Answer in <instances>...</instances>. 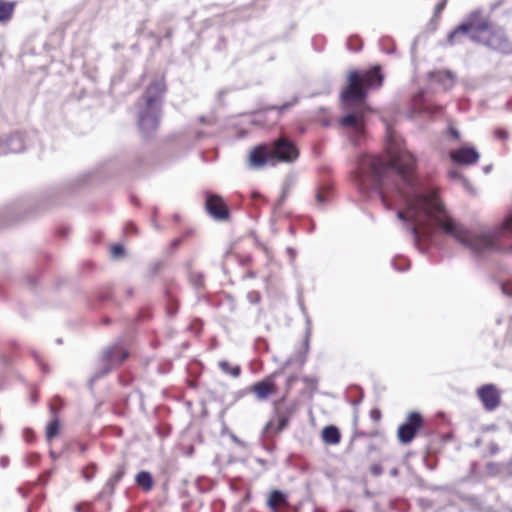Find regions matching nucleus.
<instances>
[{
    "label": "nucleus",
    "mask_w": 512,
    "mask_h": 512,
    "mask_svg": "<svg viewBox=\"0 0 512 512\" xmlns=\"http://www.w3.org/2000/svg\"><path fill=\"white\" fill-rule=\"evenodd\" d=\"M386 151L389 161L376 155H364L359 159V184L363 190L375 191L387 209L392 208L387 193L390 188H396L406 203V209L398 211L397 217L412 222L411 231L417 241L429 242L437 231H441L476 253L495 247L492 235L472 233L457 222L445 209L437 191L427 194L417 191L416 158L401 147L390 130Z\"/></svg>",
    "instance_id": "obj_1"
},
{
    "label": "nucleus",
    "mask_w": 512,
    "mask_h": 512,
    "mask_svg": "<svg viewBox=\"0 0 512 512\" xmlns=\"http://www.w3.org/2000/svg\"><path fill=\"white\" fill-rule=\"evenodd\" d=\"M347 86L341 93L342 100L347 105L360 103V108L342 117L340 124L351 129L357 136L365 130L364 101L371 90H378L383 86L384 74L380 65H374L368 70H351L347 76Z\"/></svg>",
    "instance_id": "obj_2"
},
{
    "label": "nucleus",
    "mask_w": 512,
    "mask_h": 512,
    "mask_svg": "<svg viewBox=\"0 0 512 512\" xmlns=\"http://www.w3.org/2000/svg\"><path fill=\"white\" fill-rule=\"evenodd\" d=\"M299 157V150L294 142L286 137H279L270 144L255 146L248 155V164L252 168L278 163H292Z\"/></svg>",
    "instance_id": "obj_3"
},
{
    "label": "nucleus",
    "mask_w": 512,
    "mask_h": 512,
    "mask_svg": "<svg viewBox=\"0 0 512 512\" xmlns=\"http://www.w3.org/2000/svg\"><path fill=\"white\" fill-rule=\"evenodd\" d=\"M492 25L490 17L483 10L475 9L448 35V41L453 44L458 41L459 36L469 35L470 39L477 43Z\"/></svg>",
    "instance_id": "obj_4"
},
{
    "label": "nucleus",
    "mask_w": 512,
    "mask_h": 512,
    "mask_svg": "<svg viewBox=\"0 0 512 512\" xmlns=\"http://www.w3.org/2000/svg\"><path fill=\"white\" fill-rule=\"evenodd\" d=\"M165 91L166 83L164 77L153 80L146 88L143 98L148 111L140 115L139 126L142 130L148 131L156 129L158 117L152 110Z\"/></svg>",
    "instance_id": "obj_5"
},
{
    "label": "nucleus",
    "mask_w": 512,
    "mask_h": 512,
    "mask_svg": "<svg viewBox=\"0 0 512 512\" xmlns=\"http://www.w3.org/2000/svg\"><path fill=\"white\" fill-rule=\"evenodd\" d=\"M477 43H481L501 53L507 54L512 52V42L508 38L505 30L500 27H495L494 25L482 36V40Z\"/></svg>",
    "instance_id": "obj_6"
},
{
    "label": "nucleus",
    "mask_w": 512,
    "mask_h": 512,
    "mask_svg": "<svg viewBox=\"0 0 512 512\" xmlns=\"http://www.w3.org/2000/svg\"><path fill=\"white\" fill-rule=\"evenodd\" d=\"M423 423V417L419 412H410L405 422L398 428V440L403 444L410 443L415 438L417 432L422 428Z\"/></svg>",
    "instance_id": "obj_7"
},
{
    "label": "nucleus",
    "mask_w": 512,
    "mask_h": 512,
    "mask_svg": "<svg viewBox=\"0 0 512 512\" xmlns=\"http://www.w3.org/2000/svg\"><path fill=\"white\" fill-rule=\"evenodd\" d=\"M205 208L208 214L218 221H227L230 218V211L224 199L217 194H207Z\"/></svg>",
    "instance_id": "obj_8"
},
{
    "label": "nucleus",
    "mask_w": 512,
    "mask_h": 512,
    "mask_svg": "<svg viewBox=\"0 0 512 512\" xmlns=\"http://www.w3.org/2000/svg\"><path fill=\"white\" fill-rule=\"evenodd\" d=\"M477 396L485 410L493 411L501 403V394L494 384H485L477 389Z\"/></svg>",
    "instance_id": "obj_9"
},
{
    "label": "nucleus",
    "mask_w": 512,
    "mask_h": 512,
    "mask_svg": "<svg viewBox=\"0 0 512 512\" xmlns=\"http://www.w3.org/2000/svg\"><path fill=\"white\" fill-rule=\"evenodd\" d=\"M453 162L463 165H472L478 162L479 153L472 147H461L450 154Z\"/></svg>",
    "instance_id": "obj_10"
},
{
    "label": "nucleus",
    "mask_w": 512,
    "mask_h": 512,
    "mask_svg": "<svg viewBox=\"0 0 512 512\" xmlns=\"http://www.w3.org/2000/svg\"><path fill=\"white\" fill-rule=\"evenodd\" d=\"M251 391L259 398L266 399L269 395L277 392V386L274 381V375L264 378L262 381L256 382Z\"/></svg>",
    "instance_id": "obj_11"
},
{
    "label": "nucleus",
    "mask_w": 512,
    "mask_h": 512,
    "mask_svg": "<svg viewBox=\"0 0 512 512\" xmlns=\"http://www.w3.org/2000/svg\"><path fill=\"white\" fill-rule=\"evenodd\" d=\"M290 414L277 413L276 420H270L264 428V432L268 437H275L281 433L289 424Z\"/></svg>",
    "instance_id": "obj_12"
},
{
    "label": "nucleus",
    "mask_w": 512,
    "mask_h": 512,
    "mask_svg": "<svg viewBox=\"0 0 512 512\" xmlns=\"http://www.w3.org/2000/svg\"><path fill=\"white\" fill-rule=\"evenodd\" d=\"M267 506L271 512H286L289 508L288 497L280 490H272L267 499Z\"/></svg>",
    "instance_id": "obj_13"
},
{
    "label": "nucleus",
    "mask_w": 512,
    "mask_h": 512,
    "mask_svg": "<svg viewBox=\"0 0 512 512\" xmlns=\"http://www.w3.org/2000/svg\"><path fill=\"white\" fill-rule=\"evenodd\" d=\"M128 358V352L120 346H113L104 352V359L110 365H120Z\"/></svg>",
    "instance_id": "obj_14"
},
{
    "label": "nucleus",
    "mask_w": 512,
    "mask_h": 512,
    "mask_svg": "<svg viewBox=\"0 0 512 512\" xmlns=\"http://www.w3.org/2000/svg\"><path fill=\"white\" fill-rule=\"evenodd\" d=\"M321 439L326 445H337L341 441L340 430L334 425L326 426L321 431Z\"/></svg>",
    "instance_id": "obj_15"
},
{
    "label": "nucleus",
    "mask_w": 512,
    "mask_h": 512,
    "mask_svg": "<svg viewBox=\"0 0 512 512\" xmlns=\"http://www.w3.org/2000/svg\"><path fill=\"white\" fill-rule=\"evenodd\" d=\"M16 2L0 0V23H7L13 17Z\"/></svg>",
    "instance_id": "obj_16"
},
{
    "label": "nucleus",
    "mask_w": 512,
    "mask_h": 512,
    "mask_svg": "<svg viewBox=\"0 0 512 512\" xmlns=\"http://www.w3.org/2000/svg\"><path fill=\"white\" fill-rule=\"evenodd\" d=\"M136 484L142 488L143 491L149 492L154 485L151 474L147 471H141L136 476Z\"/></svg>",
    "instance_id": "obj_17"
},
{
    "label": "nucleus",
    "mask_w": 512,
    "mask_h": 512,
    "mask_svg": "<svg viewBox=\"0 0 512 512\" xmlns=\"http://www.w3.org/2000/svg\"><path fill=\"white\" fill-rule=\"evenodd\" d=\"M303 383L302 395L312 396L318 388V379L315 376H304L301 378Z\"/></svg>",
    "instance_id": "obj_18"
},
{
    "label": "nucleus",
    "mask_w": 512,
    "mask_h": 512,
    "mask_svg": "<svg viewBox=\"0 0 512 512\" xmlns=\"http://www.w3.org/2000/svg\"><path fill=\"white\" fill-rule=\"evenodd\" d=\"M219 368L226 374L236 378L241 374V367L239 365H232L227 360H222L218 364Z\"/></svg>",
    "instance_id": "obj_19"
},
{
    "label": "nucleus",
    "mask_w": 512,
    "mask_h": 512,
    "mask_svg": "<svg viewBox=\"0 0 512 512\" xmlns=\"http://www.w3.org/2000/svg\"><path fill=\"white\" fill-rule=\"evenodd\" d=\"M60 423L58 418L52 419L46 426V438L48 441H51L59 434Z\"/></svg>",
    "instance_id": "obj_20"
},
{
    "label": "nucleus",
    "mask_w": 512,
    "mask_h": 512,
    "mask_svg": "<svg viewBox=\"0 0 512 512\" xmlns=\"http://www.w3.org/2000/svg\"><path fill=\"white\" fill-rule=\"evenodd\" d=\"M96 473L97 466L94 463L88 464L82 469V476L86 481L92 480Z\"/></svg>",
    "instance_id": "obj_21"
},
{
    "label": "nucleus",
    "mask_w": 512,
    "mask_h": 512,
    "mask_svg": "<svg viewBox=\"0 0 512 512\" xmlns=\"http://www.w3.org/2000/svg\"><path fill=\"white\" fill-rule=\"evenodd\" d=\"M125 466L124 465H120L116 472L110 477L109 479V484H111L112 486L116 485L121 479L122 477L124 476L125 474Z\"/></svg>",
    "instance_id": "obj_22"
},
{
    "label": "nucleus",
    "mask_w": 512,
    "mask_h": 512,
    "mask_svg": "<svg viewBox=\"0 0 512 512\" xmlns=\"http://www.w3.org/2000/svg\"><path fill=\"white\" fill-rule=\"evenodd\" d=\"M420 112L427 113V114H430V115H434V114L441 113L442 112V107L439 106V105L428 104V105H424L422 107V109L420 110Z\"/></svg>",
    "instance_id": "obj_23"
},
{
    "label": "nucleus",
    "mask_w": 512,
    "mask_h": 512,
    "mask_svg": "<svg viewBox=\"0 0 512 512\" xmlns=\"http://www.w3.org/2000/svg\"><path fill=\"white\" fill-rule=\"evenodd\" d=\"M110 252L113 258H121L125 254L124 247L121 244H114L111 247Z\"/></svg>",
    "instance_id": "obj_24"
},
{
    "label": "nucleus",
    "mask_w": 512,
    "mask_h": 512,
    "mask_svg": "<svg viewBox=\"0 0 512 512\" xmlns=\"http://www.w3.org/2000/svg\"><path fill=\"white\" fill-rule=\"evenodd\" d=\"M299 377L297 375H290L286 380L285 392L288 394L298 382Z\"/></svg>",
    "instance_id": "obj_25"
},
{
    "label": "nucleus",
    "mask_w": 512,
    "mask_h": 512,
    "mask_svg": "<svg viewBox=\"0 0 512 512\" xmlns=\"http://www.w3.org/2000/svg\"><path fill=\"white\" fill-rule=\"evenodd\" d=\"M370 473L373 476H380L383 473V468H382L381 464H379V463L372 464L370 466Z\"/></svg>",
    "instance_id": "obj_26"
},
{
    "label": "nucleus",
    "mask_w": 512,
    "mask_h": 512,
    "mask_svg": "<svg viewBox=\"0 0 512 512\" xmlns=\"http://www.w3.org/2000/svg\"><path fill=\"white\" fill-rule=\"evenodd\" d=\"M369 416L374 422H379L382 417V414L379 409L373 408L370 410Z\"/></svg>",
    "instance_id": "obj_27"
},
{
    "label": "nucleus",
    "mask_w": 512,
    "mask_h": 512,
    "mask_svg": "<svg viewBox=\"0 0 512 512\" xmlns=\"http://www.w3.org/2000/svg\"><path fill=\"white\" fill-rule=\"evenodd\" d=\"M494 135L496 138L500 140H506L508 138V132L503 128H498L494 131Z\"/></svg>",
    "instance_id": "obj_28"
},
{
    "label": "nucleus",
    "mask_w": 512,
    "mask_h": 512,
    "mask_svg": "<svg viewBox=\"0 0 512 512\" xmlns=\"http://www.w3.org/2000/svg\"><path fill=\"white\" fill-rule=\"evenodd\" d=\"M502 228L512 233V214L504 221Z\"/></svg>",
    "instance_id": "obj_29"
},
{
    "label": "nucleus",
    "mask_w": 512,
    "mask_h": 512,
    "mask_svg": "<svg viewBox=\"0 0 512 512\" xmlns=\"http://www.w3.org/2000/svg\"><path fill=\"white\" fill-rule=\"evenodd\" d=\"M446 3H447V0H442L441 2H439V3L435 6V14H436V15L441 14V12L443 11V9H444V8H445V6H446Z\"/></svg>",
    "instance_id": "obj_30"
},
{
    "label": "nucleus",
    "mask_w": 512,
    "mask_h": 512,
    "mask_svg": "<svg viewBox=\"0 0 512 512\" xmlns=\"http://www.w3.org/2000/svg\"><path fill=\"white\" fill-rule=\"evenodd\" d=\"M449 132L454 139H458L460 136L459 132L455 128H450Z\"/></svg>",
    "instance_id": "obj_31"
},
{
    "label": "nucleus",
    "mask_w": 512,
    "mask_h": 512,
    "mask_svg": "<svg viewBox=\"0 0 512 512\" xmlns=\"http://www.w3.org/2000/svg\"><path fill=\"white\" fill-rule=\"evenodd\" d=\"M317 200L320 202V203H323L325 201L324 199V196L321 192H318L317 193V196H316Z\"/></svg>",
    "instance_id": "obj_32"
},
{
    "label": "nucleus",
    "mask_w": 512,
    "mask_h": 512,
    "mask_svg": "<svg viewBox=\"0 0 512 512\" xmlns=\"http://www.w3.org/2000/svg\"><path fill=\"white\" fill-rule=\"evenodd\" d=\"M441 75H443V76H445L446 78H448L451 82L453 81V77H452V75H451V73H450V72H445V73H443V74H439V76H441Z\"/></svg>",
    "instance_id": "obj_33"
},
{
    "label": "nucleus",
    "mask_w": 512,
    "mask_h": 512,
    "mask_svg": "<svg viewBox=\"0 0 512 512\" xmlns=\"http://www.w3.org/2000/svg\"><path fill=\"white\" fill-rule=\"evenodd\" d=\"M252 196H253V198H256V197H259L260 195H259V194H257V193H253V195H252Z\"/></svg>",
    "instance_id": "obj_34"
},
{
    "label": "nucleus",
    "mask_w": 512,
    "mask_h": 512,
    "mask_svg": "<svg viewBox=\"0 0 512 512\" xmlns=\"http://www.w3.org/2000/svg\"><path fill=\"white\" fill-rule=\"evenodd\" d=\"M288 107V105H285V106H282L280 108H278L280 111L283 110L284 108Z\"/></svg>",
    "instance_id": "obj_35"
},
{
    "label": "nucleus",
    "mask_w": 512,
    "mask_h": 512,
    "mask_svg": "<svg viewBox=\"0 0 512 512\" xmlns=\"http://www.w3.org/2000/svg\"><path fill=\"white\" fill-rule=\"evenodd\" d=\"M507 250L512 253V245Z\"/></svg>",
    "instance_id": "obj_36"
},
{
    "label": "nucleus",
    "mask_w": 512,
    "mask_h": 512,
    "mask_svg": "<svg viewBox=\"0 0 512 512\" xmlns=\"http://www.w3.org/2000/svg\"><path fill=\"white\" fill-rule=\"evenodd\" d=\"M304 363H305V358H303V359L301 360V365H304Z\"/></svg>",
    "instance_id": "obj_37"
},
{
    "label": "nucleus",
    "mask_w": 512,
    "mask_h": 512,
    "mask_svg": "<svg viewBox=\"0 0 512 512\" xmlns=\"http://www.w3.org/2000/svg\"><path fill=\"white\" fill-rule=\"evenodd\" d=\"M76 510H77L78 512H79V511H81L80 506H77V507H76Z\"/></svg>",
    "instance_id": "obj_38"
}]
</instances>
